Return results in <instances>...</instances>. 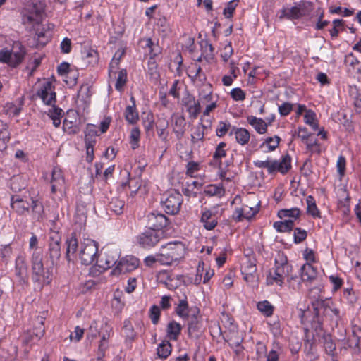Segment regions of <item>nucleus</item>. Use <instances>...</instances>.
Instances as JSON below:
<instances>
[{"instance_id": "23", "label": "nucleus", "mask_w": 361, "mask_h": 361, "mask_svg": "<svg viewBox=\"0 0 361 361\" xmlns=\"http://www.w3.org/2000/svg\"><path fill=\"white\" fill-rule=\"evenodd\" d=\"M15 274L20 281H24L27 278V265L24 253H20L16 258Z\"/></svg>"}, {"instance_id": "44", "label": "nucleus", "mask_w": 361, "mask_h": 361, "mask_svg": "<svg viewBox=\"0 0 361 361\" xmlns=\"http://www.w3.org/2000/svg\"><path fill=\"white\" fill-rule=\"evenodd\" d=\"M274 228L281 233L290 232L293 229V220H284L283 221H276L273 225Z\"/></svg>"}, {"instance_id": "58", "label": "nucleus", "mask_w": 361, "mask_h": 361, "mask_svg": "<svg viewBox=\"0 0 361 361\" xmlns=\"http://www.w3.org/2000/svg\"><path fill=\"white\" fill-rule=\"evenodd\" d=\"M204 262L203 261L199 262L197 267V273L194 279V283L195 285H199L202 282V277H204Z\"/></svg>"}, {"instance_id": "6", "label": "nucleus", "mask_w": 361, "mask_h": 361, "mask_svg": "<svg viewBox=\"0 0 361 361\" xmlns=\"http://www.w3.org/2000/svg\"><path fill=\"white\" fill-rule=\"evenodd\" d=\"M25 50L22 44L13 42L11 49L3 48L0 50V62L11 67L18 66L23 60Z\"/></svg>"}, {"instance_id": "59", "label": "nucleus", "mask_w": 361, "mask_h": 361, "mask_svg": "<svg viewBox=\"0 0 361 361\" xmlns=\"http://www.w3.org/2000/svg\"><path fill=\"white\" fill-rule=\"evenodd\" d=\"M85 142L86 147V161L89 163H92L94 159V146L96 143V141H89L87 140Z\"/></svg>"}, {"instance_id": "50", "label": "nucleus", "mask_w": 361, "mask_h": 361, "mask_svg": "<svg viewBox=\"0 0 361 361\" xmlns=\"http://www.w3.org/2000/svg\"><path fill=\"white\" fill-rule=\"evenodd\" d=\"M140 139V130L137 127L132 128L129 137V142L131 148L135 149L139 147V142Z\"/></svg>"}, {"instance_id": "10", "label": "nucleus", "mask_w": 361, "mask_h": 361, "mask_svg": "<svg viewBox=\"0 0 361 361\" xmlns=\"http://www.w3.org/2000/svg\"><path fill=\"white\" fill-rule=\"evenodd\" d=\"M182 202L181 194L176 190H172L162 198L161 206L167 214H176L180 211Z\"/></svg>"}, {"instance_id": "14", "label": "nucleus", "mask_w": 361, "mask_h": 361, "mask_svg": "<svg viewBox=\"0 0 361 361\" xmlns=\"http://www.w3.org/2000/svg\"><path fill=\"white\" fill-rule=\"evenodd\" d=\"M241 273L243 279L250 286L257 283V266L255 259L246 258L241 265Z\"/></svg>"}, {"instance_id": "63", "label": "nucleus", "mask_w": 361, "mask_h": 361, "mask_svg": "<svg viewBox=\"0 0 361 361\" xmlns=\"http://www.w3.org/2000/svg\"><path fill=\"white\" fill-rule=\"evenodd\" d=\"M123 207L124 202L118 199H113L109 203V208L116 214H120L123 212Z\"/></svg>"}, {"instance_id": "48", "label": "nucleus", "mask_w": 361, "mask_h": 361, "mask_svg": "<svg viewBox=\"0 0 361 361\" xmlns=\"http://www.w3.org/2000/svg\"><path fill=\"white\" fill-rule=\"evenodd\" d=\"M333 27L329 30L332 39H336L341 32L344 30V21L342 19H335L332 22Z\"/></svg>"}, {"instance_id": "27", "label": "nucleus", "mask_w": 361, "mask_h": 361, "mask_svg": "<svg viewBox=\"0 0 361 361\" xmlns=\"http://www.w3.org/2000/svg\"><path fill=\"white\" fill-rule=\"evenodd\" d=\"M318 275V270L312 264L305 263L300 269V276L303 281L312 282Z\"/></svg>"}, {"instance_id": "2", "label": "nucleus", "mask_w": 361, "mask_h": 361, "mask_svg": "<svg viewBox=\"0 0 361 361\" xmlns=\"http://www.w3.org/2000/svg\"><path fill=\"white\" fill-rule=\"evenodd\" d=\"M45 4L42 0L28 1L21 9L22 23L27 27H34L42 23L45 11Z\"/></svg>"}, {"instance_id": "24", "label": "nucleus", "mask_w": 361, "mask_h": 361, "mask_svg": "<svg viewBox=\"0 0 361 361\" xmlns=\"http://www.w3.org/2000/svg\"><path fill=\"white\" fill-rule=\"evenodd\" d=\"M30 206L27 200L21 197L20 195H13L11 198V207L18 214H23L27 212Z\"/></svg>"}, {"instance_id": "55", "label": "nucleus", "mask_w": 361, "mask_h": 361, "mask_svg": "<svg viewBox=\"0 0 361 361\" xmlns=\"http://www.w3.org/2000/svg\"><path fill=\"white\" fill-rule=\"evenodd\" d=\"M188 75L192 78H199L200 80L205 79L204 74L202 73L201 67L196 63L190 67Z\"/></svg>"}, {"instance_id": "42", "label": "nucleus", "mask_w": 361, "mask_h": 361, "mask_svg": "<svg viewBox=\"0 0 361 361\" xmlns=\"http://www.w3.org/2000/svg\"><path fill=\"white\" fill-rule=\"evenodd\" d=\"M257 310L265 317H269L273 314L274 307L268 300L258 302Z\"/></svg>"}, {"instance_id": "17", "label": "nucleus", "mask_w": 361, "mask_h": 361, "mask_svg": "<svg viewBox=\"0 0 361 361\" xmlns=\"http://www.w3.org/2000/svg\"><path fill=\"white\" fill-rule=\"evenodd\" d=\"M119 257L120 251L118 249H107L102 256L99 258L98 257L96 264L102 271H104L114 266H116Z\"/></svg>"}, {"instance_id": "19", "label": "nucleus", "mask_w": 361, "mask_h": 361, "mask_svg": "<svg viewBox=\"0 0 361 361\" xmlns=\"http://www.w3.org/2000/svg\"><path fill=\"white\" fill-rule=\"evenodd\" d=\"M260 202H258L255 206L243 205L241 207L236 208L232 215L235 221H242L243 219H251L259 211Z\"/></svg>"}, {"instance_id": "49", "label": "nucleus", "mask_w": 361, "mask_h": 361, "mask_svg": "<svg viewBox=\"0 0 361 361\" xmlns=\"http://www.w3.org/2000/svg\"><path fill=\"white\" fill-rule=\"evenodd\" d=\"M127 82V71L126 69H121L118 72L115 88L116 90L121 92Z\"/></svg>"}, {"instance_id": "52", "label": "nucleus", "mask_w": 361, "mask_h": 361, "mask_svg": "<svg viewBox=\"0 0 361 361\" xmlns=\"http://www.w3.org/2000/svg\"><path fill=\"white\" fill-rule=\"evenodd\" d=\"M233 127L229 122L220 121L216 129V134L218 137H221L226 133H230Z\"/></svg>"}, {"instance_id": "36", "label": "nucleus", "mask_w": 361, "mask_h": 361, "mask_svg": "<svg viewBox=\"0 0 361 361\" xmlns=\"http://www.w3.org/2000/svg\"><path fill=\"white\" fill-rule=\"evenodd\" d=\"M307 213L314 219H320L321 212L319 210L314 198L312 195H309L306 198Z\"/></svg>"}, {"instance_id": "5", "label": "nucleus", "mask_w": 361, "mask_h": 361, "mask_svg": "<svg viewBox=\"0 0 361 361\" xmlns=\"http://www.w3.org/2000/svg\"><path fill=\"white\" fill-rule=\"evenodd\" d=\"M158 252L159 264L161 265H171L183 257L185 252V247L180 241H171L161 245Z\"/></svg>"}, {"instance_id": "53", "label": "nucleus", "mask_w": 361, "mask_h": 361, "mask_svg": "<svg viewBox=\"0 0 361 361\" xmlns=\"http://www.w3.org/2000/svg\"><path fill=\"white\" fill-rule=\"evenodd\" d=\"M10 135L7 123L0 120V141L6 145L10 141Z\"/></svg>"}, {"instance_id": "12", "label": "nucleus", "mask_w": 361, "mask_h": 361, "mask_svg": "<svg viewBox=\"0 0 361 361\" xmlns=\"http://www.w3.org/2000/svg\"><path fill=\"white\" fill-rule=\"evenodd\" d=\"M139 266V259L133 256H126L118 259L116 266L111 271L114 276H119L136 269Z\"/></svg>"}, {"instance_id": "7", "label": "nucleus", "mask_w": 361, "mask_h": 361, "mask_svg": "<svg viewBox=\"0 0 361 361\" xmlns=\"http://www.w3.org/2000/svg\"><path fill=\"white\" fill-rule=\"evenodd\" d=\"M78 256L84 265H91L97 263L98 259V243L92 239L85 238L81 242Z\"/></svg>"}, {"instance_id": "37", "label": "nucleus", "mask_w": 361, "mask_h": 361, "mask_svg": "<svg viewBox=\"0 0 361 361\" xmlns=\"http://www.w3.org/2000/svg\"><path fill=\"white\" fill-rule=\"evenodd\" d=\"M175 311L177 315L183 319H186L190 316L191 310L189 309L186 298L180 300L175 309Z\"/></svg>"}, {"instance_id": "51", "label": "nucleus", "mask_w": 361, "mask_h": 361, "mask_svg": "<svg viewBox=\"0 0 361 361\" xmlns=\"http://www.w3.org/2000/svg\"><path fill=\"white\" fill-rule=\"evenodd\" d=\"M200 171V165L196 161H189L186 165V175L191 178H197Z\"/></svg>"}, {"instance_id": "4", "label": "nucleus", "mask_w": 361, "mask_h": 361, "mask_svg": "<svg viewBox=\"0 0 361 361\" xmlns=\"http://www.w3.org/2000/svg\"><path fill=\"white\" fill-rule=\"evenodd\" d=\"M292 159L288 154L282 155L279 159L267 157L266 160L254 161V165L259 169H266L270 175L277 173L281 175L286 174L292 168Z\"/></svg>"}, {"instance_id": "11", "label": "nucleus", "mask_w": 361, "mask_h": 361, "mask_svg": "<svg viewBox=\"0 0 361 361\" xmlns=\"http://www.w3.org/2000/svg\"><path fill=\"white\" fill-rule=\"evenodd\" d=\"M169 219L158 211H153L146 215V228L154 230L161 234L164 230L169 226Z\"/></svg>"}, {"instance_id": "1", "label": "nucleus", "mask_w": 361, "mask_h": 361, "mask_svg": "<svg viewBox=\"0 0 361 361\" xmlns=\"http://www.w3.org/2000/svg\"><path fill=\"white\" fill-rule=\"evenodd\" d=\"M292 271V266L288 262L286 256L283 253H278L275 257L274 267L270 269L267 275L266 283L268 286H278L282 287L285 279Z\"/></svg>"}, {"instance_id": "35", "label": "nucleus", "mask_w": 361, "mask_h": 361, "mask_svg": "<svg viewBox=\"0 0 361 361\" xmlns=\"http://www.w3.org/2000/svg\"><path fill=\"white\" fill-rule=\"evenodd\" d=\"M226 144L221 142L217 145L213 154V161L214 164L220 166L222 163V159L226 156Z\"/></svg>"}, {"instance_id": "43", "label": "nucleus", "mask_w": 361, "mask_h": 361, "mask_svg": "<svg viewBox=\"0 0 361 361\" xmlns=\"http://www.w3.org/2000/svg\"><path fill=\"white\" fill-rule=\"evenodd\" d=\"M305 123L310 126L313 130H317L319 129V124L317 120L316 114L311 109L306 111L304 115Z\"/></svg>"}, {"instance_id": "29", "label": "nucleus", "mask_w": 361, "mask_h": 361, "mask_svg": "<svg viewBox=\"0 0 361 361\" xmlns=\"http://www.w3.org/2000/svg\"><path fill=\"white\" fill-rule=\"evenodd\" d=\"M201 222L207 230H212L217 225L216 215L211 210H205L202 214Z\"/></svg>"}, {"instance_id": "39", "label": "nucleus", "mask_w": 361, "mask_h": 361, "mask_svg": "<svg viewBox=\"0 0 361 361\" xmlns=\"http://www.w3.org/2000/svg\"><path fill=\"white\" fill-rule=\"evenodd\" d=\"M48 111V116L53 121V125L58 128L61 125V119L62 118L63 110L61 108L56 107L54 104Z\"/></svg>"}, {"instance_id": "40", "label": "nucleus", "mask_w": 361, "mask_h": 361, "mask_svg": "<svg viewBox=\"0 0 361 361\" xmlns=\"http://www.w3.org/2000/svg\"><path fill=\"white\" fill-rule=\"evenodd\" d=\"M171 345L169 341H164L159 343L157 348V353L159 358L166 359L171 353Z\"/></svg>"}, {"instance_id": "28", "label": "nucleus", "mask_w": 361, "mask_h": 361, "mask_svg": "<svg viewBox=\"0 0 361 361\" xmlns=\"http://www.w3.org/2000/svg\"><path fill=\"white\" fill-rule=\"evenodd\" d=\"M281 138L278 135L265 138L259 145V148L264 153L274 151L279 145Z\"/></svg>"}, {"instance_id": "47", "label": "nucleus", "mask_w": 361, "mask_h": 361, "mask_svg": "<svg viewBox=\"0 0 361 361\" xmlns=\"http://www.w3.org/2000/svg\"><path fill=\"white\" fill-rule=\"evenodd\" d=\"M100 135L99 130L96 125L87 124L85 132V142L96 141L94 137Z\"/></svg>"}, {"instance_id": "13", "label": "nucleus", "mask_w": 361, "mask_h": 361, "mask_svg": "<svg viewBox=\"0 0 361 361\" xmlns=\"http://www.w3.org/2000/svg\"><path fill=\"white\" fill-rule=\"evenodd\" d=\"M188 321V334L189 337L197 338L203 332V325L198 308L191 309Z\"/></svg>"}, {"instance_id": "16", "label": "nucleus", "mask_w": 361, "mask_h": 361, "mask_svg": "<svg viewBox=\"0 0 361 361\" xmlns=\"http://www.w3.org/2000/svg\"><path fill=\"white\" fill-rule=\"evenodd\" d=\"M37 96L46 105H53L56 102L55 87L53 83L49 80H44L39 86Z\"/></svg>"}, {"instance_id": "3", "label": "nucleus", "mask_w": 361, "mask_h": 361, "mask_svg": "<svg viewBox=\"0 0 361 361\" xmlns=\"http://www.w3.org/2000/svg\"><path fill=\"white\" fill-rule=\"evenodd\" d=\"M41 251H35L31 255L32 280L38 286L42 288L48 285L52 280V272L49 268H45L42 262Z\"/></svg>"}, {"instance_id": "15", "label": "nucleus", "mask_w": 361, "mask_h": 361, "mask_svg": "<svg viewBox=\"0 0 361 361\" xmlns=\"http://www.w3.org/2000/svg\"><path fill=\"white\" fill-rule=\"evenodd\" d=\"M161 238V233L147 228L137 236V242L142 247L150 249L157 245Z\"/></svg>"}, {"instance_id": "9", "label": "nucleus", "mask_w": 361, "mask_h": 361, "mask_svg": "<svg viewBox=\"0 0 361 361\" xmlns=\"http://www.w3.org/2000/svg\"><path fill=\"white\" fill-rule=\"evenodd\" d=\"M312 11V5L309 1L296 2L292 7L284 8L281 11V17L288 20H298L309 16Z\"/></svg>"}, {"instance_id": "34", "label": "nucleus", "mask_w": 361, "mask_h": 361, "mask_svg": "<svg viewBox=\"0 0 361 361\" xmlns=\"http://www.w3.org/2000/svg\"><path fill=\"white\" fill-rule=\"evenodd\" d=\"M168 126L169 122L166 117L158 118L156 126L157 135L163 141H166L168 140L169 133L166 130Z\"/></svg>"}, {"instance_id": "61", "label": "nucleus", "mask_w": 361, "mask_h": 361, "mask_svg": "<svg viewBox=\"0 0 361 361\" xmlns=\"http://www.w3.org/2000/svg\"><path fill=\"white\" fill-rule=\"evenodd\" d=\"M100 335V331L98 323L96 321H92L90 325L88 331L87 333V338H95Z\"/></svg>"}, {"instance_id": "57", "label": "nucleus", "mask_w": 361, "mask_h": 361, "mask_svg": "<svg viewBox=\"0 0 361 361\" xmlns=\"http://www.w3.org/2000/svg\"><path fill=\"white\" fill-rule=\"evenodd\" d=\"M85 59L87 60V63L94 66L95 64L98 63L99 61V54L97 51L94 49H89L85 52Z\"/></svg>"}, {"instance_id": "32", "label": "nucleus", "mask_w": 361, "mask_h": 361, "mask_svg": "<svg viewBox=\"0 0 361 361\" xmlns=\"http://www.w3.org/2000/svg\"><path fill=\"white\" fill-rule=\"evenodd\" d=\"M181 329V325L179 323L175 321L169 322L166 328L167 338L172 341H176L180 334Z\"/></svg>"}, {"instance_id": "26", "label": "nucleus", "mask_w": 361, "mask_h": 361, "mask_svg": "<svg viewBox=\"0 0 361 361\" xmlns=\"http://www.w3.org/2000/svg\"><path fill=\"white\" fill-rule=\"evenodd\" d=\"M66 257L68 261L73 260L78 253V240L74 235L68 238L66 241Z\"/></svg>"}, {"instance_id": "54", "label": "nucleus", "mask_w": 361, "mask_h": 361, "mask_svg": "<svg viewBox=\"0 0 361 361\" xmlns=\"http://www.w3.org/2000/svg\"><path fill=\"white\" fill-rule=\"evenodd\" d=\"M324 312L326 315L330 316L336 321L340 318V311L338 308L333 305L332 303H326L324 306Z\"/></svg>"}, {"instance_id": "31", "label": "nucleus", "mask_w": 361, "mask_h": 361, "mask_svg": "<svg viewBox=\"0 0 361 361\" xmlns=\"http://www.w3.org/2000/svg\"><path fill=\"white\" fill-rule=\"evenodd\" d=\"M301 210L298 207L290 209H282L278 212V216L280 219L289 218L288 220H293V222L300 218Z\"/></svg>"}, {"instance_id": "60", "label": "nucleus", "mask_w": 361, "mask_h": 361, "mask_svg": "<svg viewBox=\"0 0 361 361\" xmlns=\"http://www.w3.org/2000/svg\"><path fill=\"white\" fill-rule=\"evenodd\" d=\"M230 94L231 98L236 102H243L245 99V92L240 87L233 88Z\"/></svg>"}, {"instance_id": "38", "label": "nucleus", "mask_w": 361, "mask_h": 361, "mask_svg": "<svg viewBox=\"0 0 361 361\" xmlns=\"http://www.w3.org/2000/svg\"><path fill=\"white\" fill-rule=\"evenodd\" d=\"M225 190L221 184H210L204 188V193L208 196H223Z\"/></svg>"}, {"instance_id": "30", "label": "nucleus", "mask_w": 361, "mask_h": 361, "mask_svg": "<svg viewBox=\"0 0 361 361\" xmlns=\"http://www.w3.org/2000/svg\"><path fill=\"white\" fill-rule=\"evenodd\" d=\"M60 240V238L56 235L55 237H51L49 243V255L52 262L58 260L61 257Z\"/></svg>"}, {"instance_id": "8", "label": "nucleus", "mask_w": 361, "mask_h": 361, "mask_svg": "<svg viewBox=\"0 0 361 361\" xmlns=\"http://www.w3.org/2000/svg\"><path fill=\"white\" fill-rule=\"evenodd\" d=\"M198 100L200 104L206 106L204 116H209L217 107L218 96L213 93L211 84L205 83L200 88Z\"/></svg>"}, {"instance_id": "64", "label": "nucleus", "mask_w": 361, "mask_h": 361, "mask_svg": "<svg viewBox=\"0 0 361 361\" xmlns=\"http://www.w3.org/2000/svg\"><path fill=\"white\" fill-rule=\"evenodd\" d=\"M302 256L306 263L312 264L317 262L316 253L312 249L305 248L302 252Z\"/></svg>"}, {"instance_id": "45", "label": "nucleus", "mask_w": 361, "mask_h": 361, "mask_svg": "<svg viewBox=\"0 0 361 361\" xmlns=\"http://www.w3.org/2000/svg\"><path fill=\"white\" fill-rule=\"evenodd\" d=\"M141 184L136 178H130L128 182L123 183L122 187L123 189L126 188L130 190V195L134 197L140 190Z\"/></svg>"}, {"instance_id": "56", "label": "nucleus", "mask_w": 361, "mask_h": 361, "mask_svg": "<svg viewBox=\"0 0 361 361\" xmlns=\"http://www.w3.org/2000/svg\"><path fill=\"white\" fill-rule=\"evenodd\" d=\"M307 236V233L305 229L301 228H295L293 232V242L299 244L303 242Z\"/></svg>"}, {"instance_id": "21", "label": "nucleus", "mask_w": 361, "mask_h": 361, "mask_svg": "<svg viewBox=\"0 0 361 361\" xmlns=\"http://www.w3.org/2000/svg\"><path fill=\"white\" fill-rule=\"evenodd\" d=\"M171 126L178 139H181L185 133V120L178 113H173L171 116Z\"/></svg>"}, {"instance_id": "62", "label": "nucleus", "mask_w": 361, "mask_h": 361, "mask_svg": "<svg viewBox=\"0 0 361 361\" xmlns=\"http://www.w3.org/2000/svg\"><path fill=\"white\" fill-rule=\"evenodd\" d=\"M190 102L192 104L188 107V111L191 116H197L201 110V104L199 100L195 101V98H190Z\"/></svg>"}, {"instance_id": "41", "label": "nucleus", "mask_w": 361, "mask_h": 361, "mask_svg": "<svg viewBox=\"0 0 361 361\" xmlns=\"http://www.w3.org/2000/svg\"><path fill=\"white\" fill-rule=\"evenodd\" d=\"M123 334L126 341L131 342L136 337V333L130 320L126 319L123 322Z\"/></svg>"}, {"instance_id": "25", "label": "nucleus", "mask_w": 361, "mask_h": 361, "mask_svg": "<svg viewBox=\"0 0 361 361\" xmlns=\"http://www.w3.org/2000/svg\"><path fill=\"white\" fill-rule=\"evenodd\" d=\"M69 64L68 63H61L57 68L58 73L64 76L63 80L70 86L75 85L77 82V78L75 73L70 71Z\"/></svg>"}, {"instance_id": "33", "label": "nucleus", "mask_w": 361, "mask_h": 361, "mask_svg": "<svg viewBox=\"0 0 361 361\" xmlns=\"http://www.w3.org/2000/svg\"><path fill=\"white\" fill-rule=\"evenodd\" d=\"M131 101L133 102V105L132 106H128L126 108V110H125V118H126V120L131 123V124H133V123H135L138 119H139V115H138V112L136 109V107H135V99L133 97H131Z\"/></svg>"}, {"instance_id": "18", "label": "nucleus", "mask_w": 361, "mask_h": 361, "mask_svg": "<svg viewBox=\"0 0 361 361\" xmlns=\"http://www.w3.org/2000/svg\"><path fill=\"white\" fill-rule=\"evenodd\" d=\"M50 183L52 193L59 192L61 195L65 193L66 184L63 173L60 167L54 166L53 168Z\"/></svg>"}, {"instance_id": "20", "label": "nucleus", "mask_w": 361, "mask_h": 361, "mask_svg": "<svg viewBox=\"0 0 361 361\" xmlns=\"http://www.w3.org/2000/svg\"><path fill=\"white\" fill-rule=\"evenodd\" d=\"M247 122L250 125L255 132L259 135H264L267 133L268 126L272 123V120L266 121L265 120L255 116H248L246 118Z\"/></svg>"}, {"instance_id": "46", "label": "nucleus", "mask_w": 361, "mask_h": 361, "mask_svg": "<svg viewBox=\"0 0 361 361\" xmlns=\"http://www.w3.org/2000/svg\"><path fill=\"white\" fill-rule=\"evenodd\" d=\"M206 127L200 123L192 129V132L191 134L192 142L195 143L200 141H202L204 137V130Z\"/></svg>"}, {"instance_id": "22", "label": "nucleus", "mask_w": 361, "mask_h": 361, "mask_svg": "<svg viewBox=\"0 0 361 361\" xmlns=\"http://www.w3.org/2000/svg\"><path fill=\"white\" fill-rule=\"evenodd\" d=\"M229 135L233 136L235 142L241 146H245L248 144L251 137L250 133L248 130L245 128L236 126H233L231 128Z\"/></svg>"}]
</instances>
